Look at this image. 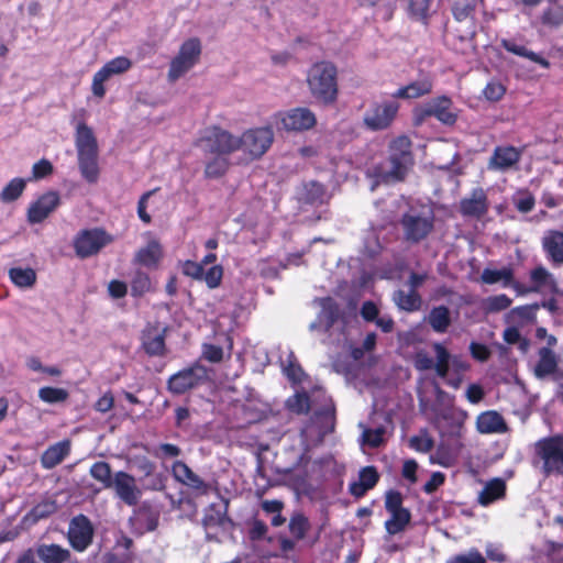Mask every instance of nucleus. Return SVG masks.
Segmentation results:
<instances>
[{
  "label": "nucleus",
  "mask_w": 563,
  "mask_h": 563,
  "mask_svg": "<svg viewBox=\"0 0 563 563\" xmlns=\"http://www.w3.org/2000/svg\"><path fill=\"white\" fill-rule=\"evenodd\" d=\"M481 2L482 0H455L453 5V14L455 19L461 23L464 22L467 27L463 33L457 29V36L461 42L466 43L467 46L472 48L474 47L473 38L476 33L472 14Z\"/></svg>",
  "instance_id": "17"
},
{
  "label": "nucleus",
  "mask_w": 563,
  "mask_h": 563,
  "mask_svg": "<svg viewBox=\"0 0 563 563\" xmlns=\"http://www.w3.org/2000/svg\"><path fill=\"white\" fill-rule=\"evenodd\" d=\"M35 552L42 563H65L70 559L68 549L54 543L40 544Z\"/></svg>",
  "instance_id": "34"
},
{
  "label": "nucleus",
  "mask_w": 563,
  "mask_h": 563,
  "mask_svg": "<svg viewBox=\"0 0 563 563\" xmlns=\"http://www.w3.org/2000/svg\"><path fill=\"white\" fill-rule=\"evenodd\" d=\"M307 85L312 98L323 106L335 103L339 95L338 69L331 62L314 63L308 70Z\"/></svg>",
  "instance_id": "4"
},
{
  "label": "nucleus",
  "mask_w": 563,
  "mask_h": 563,
  "mask_svg": "<svg viewBox=\"0 0 563 563\" xmlns=\"http://www.w3.org/2000/svg\"><path fill=\"white\" fill-rule=\"evenodd\" d=\"M201 54V43L198 38L191 37L185 41L178 54L172 59L168 69V80L175 82L187 71H189L199 60Z\"/></svg>",
  "instance_id": "9"
},
{
  "label": "nucleus",
  "mask_w": 563,
  "mask_h": 563,
  "mask_svg": "<svg viewBox=\"0 0 563 563\" xmlns=\"http://www.w3.org/2000/svg\"><path fill=\"white\" fill-rule=\"evenodd\" d=\"M11 282L21 288L31 287L36 282L35 271L32 268L13 267L9 271Z\"/></svg>",
  "instance_id": "47"
},
{
  "label": "nucleus",
  "mask_w": 563,
  "mask_h": 563,
  "mask_svg": "<svg viewBox=\"0 0 563 563\" xmlns=\"http://www.w3.org/2000/svg\"><path fill=\"white\" fill-rule=\"evenodd\" d=\"M60 203L57 191H47L32 202L27 209V221L31 224L43 222Z\"/></svg>",
  "instance_id": "22"
},
{
  "label": "nucleus",
  "mask_w": 563,
  "mask_h": 563,
  "mask_svg": "<svg viewBox=\"0 0 563 563\" xmlns=\"http://www.w3.org/2000/svg\"><path fill=\"white\" fill-rule=\"evenodd\" d=\"M239 136L220 128L211 126L199 139V145L205 153L228 156L239 151Z\"/></svg>",
  "instance_id": "8"
},
{
  "label": "nucleus",
  "mask_w": 563,
  "mask_h": 563,
  "mask_svg": "<svg viewBox=\"0 0 563 563\" xmlns=\"http://www.w3.org/2000/svg\"><path fill=\"white\" fill-rule=\"evenodd\" d=\"M540 21L548 26H559L563 24V5L551 0L547 9L540 15Z\"/></svg>",
  "instance_id": "50"
},
{
  "label": "nucleus",
  "mask_w": 563,
  "mask_h": 563,
  "mask_svg": "<svg viewBox=\"0 0 563 563\" xmlns=\"http://www.w3.org/2000/svg\"><path fill=\"white\" fill-rule=\"evenodd\" d=\"M433 82L430 76L424 75L408 85L400 87L393 93L394 99H416L429 95L432 91Z\"/></svg>",
  "instance_id": "30"
},
{
  "label": "nucleus",
  "mask_w": 563,
  "mask_h": 563,
  "mask_svg": "<svg viewBox=\"0 0 563 563\" xmlns=\"http://www.w3.org/2000/svg\"><path fill=\"white\" fill-rule=\"evenodd\" d=\"M431 0H409V13L419 21H426L429 16Z\"/></svg>",
  "instance_id": "56"
},
{
  "label": "nucleus",
  "mask_w": 563,
  "mask_h": 563,
  "mask_svg": "<svg viewBox=\"0 0 563 563\" xmlns=\"http://www.w3.org/2000/svg\"><path fill=\"white\" fill-rule=\"evenodd\" d=\"M133 467L142 474V476L151 475L155 470L156 465L146 456H136L132 460Z\"/></svg>",
  "instance_id": "62"
},
{
  "label": "nucleus",
  "mask_w": 563,
  "mask_h": 563,
  "mask_svg": "<svg viewBox=\"0 0 563 563\" xmlns=\"http://www.w3.org/2000/svg\"><path fill=\"white\" fill-rule=\"evenodd\" d=\"M428 323L438 333H444L451 324L450 310L445 306H438L431 309L428 316Z\"/></svg>",
  "instance_id": "40"
},
{
  "label": "nucleus",
  "mask_w": 563,
  "mask_h": 563,
  "mask_svg": "<svg viewBox=\"0 0 563 563\" xmlns=\"http://www.w3.org/2000/svg\"><path fill=\"white\" fill-rule=\"evenodd\" d=\"M501 45L507 52L526 57L537 64H540L544 68H549L550 66V63L545 58L532 51H529L526 46L520 45L512 40H503Z\"/></svg>",
  "instance_id": "41"
},
{
  "label": "nucleus",
  "mask_w": 563,
  "mask_h": 563,
  "mask_svg": "<svg viewBox=\"0 0 563 563\" xmlns=\"http://www.w3.org/2000/svg\"><path fill=\"white\" fill-rule=\"evenodd\" d=\"M274 141V132L269 126L246 130L239 136V151H242L251 159L262 157Z\"/></svg>",
  "instance_id": "10"
},
{
  "label": "nucleus",
  "mask_w": 563,
  "mask_h": 563,
  "mask_svg": "<svg viewBox=\"0 0 563 563\" xmlns=\"http://www.w3.org/2000/svg\"><path fill=\"white\" fill-rule=\"evenodd\" d=\"M385 509L388 512L406 509L402 507V495L397 490H389L385 497Z\"/></svg>",
  "instance_id": "63"
},
{
  "label": "nucleus",
  "mask_w": 563,
  "mask_h": 563,
  "mask_svg": "<svg viewBox=\"0 0 563 563\" xmlns=\"http://www.w3.org/2000/svg\"><path fill=\"white\" fill-rule=\"evenodd\" d=\"M558 367V358L550 347L539 350V362L534 367L536 376L543 378L553 374Z\"/></svg>",
  "instance_id": "37"
},
{
  "label": "nucleus",
  "mask_w": 563,
  "mask_h": 563,
  "mask_svg": "<svg viewBox=\"0 0 563 563\" xmlns=\"http://www.w3.org/2000/svg\"><path fill=\"white\" fill-rule=\"evenodd\" d=\"M476 429L482 434H503L509 428L504 417L496 410H487L476 418Z\"/></svg>",
  "instance_id": "28"
},
{
  "label": "nucleus",
  "mask_w": 563,
  "mask_h": 563,
  "mask_svg": "<svg viewBox=\"0 0 563 563\" xmlns=\"http://www.w3.org/2000/svg\"><path fill=\"white\" fill-rule=\"evenodd\" d=\"M288 527L296 540H302L310 529V522L305 515L298 512L291 516Z\"/></svg>",
  "instance_id": "51"
},
{
  "label": "nucleus",
  "mask_w": 563,
  "mask_h": 563,
  "mask_svg": "<svg viewBox=\"0 0 563 563\" xmlns=\"http://www.w3.org/2000/svg\"><path fill=\"white\" fill-rule=\"evenodd\" d=\"M172 474L178 483L189 487L200 495H207L211 488L210 484L206 483L183 461H175L173 463Z\"/></svg>",
  "instance_id": "25"
},
{
  "label": "nucleus",
  "mask_w": 563,
  "mask_h": 563,
  "mask_svg": "<svg viewBox=\"0 0 563 563\" xmlns=\"http://www.w3.org/2000/svg\"><path fill=\"white\" fill-rule=\"evenodd\" d=\"M488 210L487 194L482 187L474 188L460 201V212L464 217L481 219L487 214Z\"/></svg>",
  "instance_id": "24"
},
{
  "label": "nucleus",
  "mask_w": 563,
  "mask_h": 563,
  "mask_svg": "<svg viewBox=\"0 0 563 563\" xmlns=\"http://www.w3.org/2000/svg\"><path fill=\"white\" fill-rule=\"evenodd\" d=\"M417 119L422 121L427 117H434L440 122L446 125L455 123L457 117L452 110V101L450 98L442 96L434 98L419 108L417 111Z\"/></svg>",
  "instance_id": "18"
},
{
  "label": "nucleus",
  "mask_w": 563,
  "mask_h": 563,
  "mask_svg": "<svg viewBox=\"0 0 563 563\" xmlns=\"http://www.w3.org/2000/svg\"><path fill=\"white\" fill-rule=\"evenodd\" d=\"M379 475L374 466H366L360 471L358 481L373 488L378 482Z\"/></svg>",
  "instance_id": "64"
},
{
  "label": "nucleus",
  "mask_w": 563,
  "mask_h": 563,
  "mask_svg": "<svg viewBox=\"0 0 563 563\" xmlns=\"http://www.w3.org/2000/svg\"><path fill=\"white\" fill-rule=\"evenodd\" d=\"M75 145L81 176L90 184L99 178L98 142L93 131L85 122L76 124Z\"/></svg>",
  "instance_id": "5"
},
{
  "label": "nucleus",
  "mask_w": 563,
  "mask_h": 563,
  "mask_svg": "<svg viewBox=\"0 0 563 563\" xmlns=\"http://www.w3.org/2000/svg\"><path fill=\"white\" fill-rule=\"evenodd\" d=\"M393 301L399 309L405 311H416L421 306V297L413 289H409L408 291L402 289L396 290L393 294Z\"/></svg>",
  "instance_id": "38"
},
{
  "label": "nucleus",
  "mask_w": 563,
  "mask_h": 563,
  "mask_svg": "<svg viewBox=\"0 0 563 563\" xmlns=\"http://www.w3.org/2000/svg\"><path fill=\"white\" fill-rule=\"evenodd\" d=\"M506 92L505 86L496 80L489 81L483 90L484 97L489 101L500 100Z\"/></svg>",
  "instance_id": "60"
},
{
  "label": "nucleus",
  "mask_w": 563,
  "mask_h": 563,
  "mask_svg": "<svg viewBox=\"0 0 563 563\" xmlns=\"http://www.w3.org/2000/svg\"><path fill=\"white\" fill-rule=\"evenodd\" d=\"M57 510L56 503L51 499H45L35 505L27 514L26 518L33 522L47 518Z\"/></svg>",
  "instance_id": "52"
},
{
  "label": "nucleus",
  "mask_w": 563,
  "mask_h": 563,
  "mask_svg": "<svg viewBox=\"0 0 563 563\" xmlns=\"http://www.w3.org/2000/svg\"><path fill=\"white\" fill-rule=\"evenodd\" d=\"M283 129L301 132L312 129L317 123L316 114L308 108L298 107L279 113Z\"/></svg>",
  "instance_id": "20"
},
{
  "label": "nucleus",
  "mask_w": 563,
  "mask_h": 563,
  "mask_svg": "<svg viewBox=\"0 0 563 563\" xmlns=\"http://www.w3.org/2000/svg\"><path fill=\"white\" fill-rule=\"evenodd\" d=\"M542 249L553 265H563V232L549 230L542 238Z\"/></svg>",
  "instance_id": "29"
},
{
  "label": "nucleus",
  "mask_w": 563,
  "mask_h": 563,
  "mask_svg": "<svg viewBox=\"0 0 563 563\" xmlns=\"http://www.w3.org/2000/svg\"><path fill=\"white\" fill-rule=\"evenodd\" d=\"M41 400L47 404L63 402L68 398L67 390L56 387H42L38 390Z\"/></svg>",
  "instance_id": "55"
},
{
  "label": "nucleus",
  "mask_w": 563,
  "mask_h": 563,
  "mask_svg": "<svg viewBox=\"0 0 563 563\" xmlns=\"http://www.w3.org/2000/svg\"><path fill=\"white\" fill-rule=\"evenodd\" d=\"M481 279L487 285L501 283L504 287H507L512 283L514 273L510 267H503L501 269L485 268L481 275Z\"/></svg>",
  "instance_id": "42"
},
{
  "label": "nucleus",
  "mask_w": 563,
  "mask_h": 563,
  "mask_svg": "<svg viewBox=\"0 0 563 563\" xmlns=\"http://www.w3.org/2000/svg\"><path fill=\"white\" fill-rule=\"evenodd\" d=\"M512 300L505 294L489 296L482 301V309L486 314L500 312L508 309Z\"/></svg>",
  "instance_id": "48"
},
{
  "label": "nucleus",
  "mask_w": 563,
  "mask_h": 563,
  "mask_svg": "<svg viewBox=\"0 0 563 563\" xmlns=\"http://www.w3.org/2000/svg\"><path fill=\"white\" fill-rule=\"evenodd\" d=\"M93 533L91 521L85 515H78L69 522L67 538L74 550L82 552L92 543Z\"/></svg>",
  "instance_id": "16"
},
{
  "label": "nucleus",
  "mask_w": 563,
  "mask_h": 563,
  "mask_svg": "<svg viewBox=\"0 0 563 563\" xmlns=\"http://www.w3.org/2000/svg\"><path fill=\"white\" fill-rule=\"evenodd\" d=\"M167 329L159 324H148L141 335L142 347L150 356H164L166 354L165 334Z\"/></svg>",
  "instance_id": "26"
},
{
  "label": "nucleus",
  "mask_w": 563,
  "mask_h": 563,
  "mask_svg": "<svg viewBox=\"0 0 563 563\" xmlns=\"http://www.w3.org/2000/svg\"><path fill=\"white\" fill-rule=\"evenodd\" d=\"M328 199L325 187L314 180L303 184L299 194V200L307 205H323Z\"/></svg>",
  "instance_id": "35"
},
{
  "label": "nucleus",
  "mask_w": 563,
  "mask_h": 563,
  "mask_svg": "<svg viewBox=\"0 0 563 563\" xmlns=\"http://www.w3.org/2000/svg\"><path fill=\"white\" fill-rule=\"evenodd\" d=\"M321 394H324L321 389L316 390L312 397L306 391L296 393L286 400V407L298 415L307 413L310 409L314 411L319 408L316 402L317 398L322 399Z\"/></svg>",
  "instance_id": "31"
},
{
  "label": "nucleus",
  "mask_w": 563,
  "mask_h": 563,
  "mask_svg": "<svg viewBox=\"0 0 563 563\" xmlns=\"http://www.w3.org/2000/svg\"><path fill=\"white\" fill-rule=\"evenodd\" d=\"M26 186V181L23 178L11 179L0 192V200L4 203L15 201L21 197Z\"/></svg>",
  "instance_id": "46"
},
{
  "label": "nucleus",
  "mask_w": 563,
  "mask_h": 563,
  "mask_svg": "<svg viewBox=\"0 0 563 563\" xmlns=\"http://www.w3.org/2000/svg\"><path fill=\"white\" fill-rule=\"evenodd\" d=\"M385 429L383 427L375 429H364L362 433V444L369 448H378L384 442Z\"/></svg>",
  "instance_id": "58"
},
{
  "label": "nucleus",
  "mask_w": 563,
  "mask_h": 563,
  "mask_svg": "<svg viewBox=\"0 0 563 563\" xmlns=\"http://www.w3.org/2000/svg\"><path fill=\"white\" fill-rule=\"evenodd\" d=\"M409 445L417 452L427 453L432 450L434 441L427 430H421L417 435L410 438Z\"/></svg>",
  "instance_id": "54"
},
{
  "label": "nucleus",
  "mask_w": 563,
  "mask_h": 563,
  "mask_svg": "<svg viewBox=\"0 0 563 563\" xmlns=\"http://www.w3.org/2000/svg\"><path fill=\"white\" fill-rule=\"evenodd\" d=\"M530 278L531 282L534 284V286L531 288V290L533 291H538L540 290L541 287L547 286L549 284H554L552 275L543 266H539L531 271Z\"/></svg>",
  "instance_id": "57"
},
{
  "label": "nucleus",
  "mask_w": 563,
  "mask_h": 563,
  "mask_svg": "<svg viewBox=\"0 0 563 563\" xmlns=\"http://www.w3.org/2000/svg\"><path fill=\"white\" fill-rule=\"evenodd\" d=\"M533 464L544 477L563 476V435L545 437L534 443Z\"/></svg>",
  "instance_id": "6"
},
{
  "label": "nucleus",
  "mask_w": 563,
  "mask_h": 563,
  "mask_svg": "<svg viewBox=\"0 0 563 563\" xmlns=\"http://www.w3.org/2000/svg\"><path fill=\"white\" fill-rule=\"evenodd\" d=\"M162 256V250L157 242L153 241L135 254V262L146 267L155 266Z\"/></svg>",
  "instance_id": "43"
},
{
  "label": "nucleus",
  "mask_w": 563,
  "mask_h": 563,
  "mask_svg": "<svg viewBox=\"0 0 563 563\" xmlns=\"http://www.w3.org/2000/svg\"><path fill=\"white\" fill-rule=\"evenodd\" d=\"M503 338L508 344H519V349L523 352L528 349V341L521 338L519 330L515 327L507 328L504 331Z\"/></svg>",
  "instance_id": "61"
},
{
  "label": "nucleus",
  "mask_w": 563,
  "mask_h": 563,
  "mask_svg": "<svg viewBox=\"0 0 563 563\" xmlns=\"http://www.w3.org/2000/svg\"><path fill=\"white\" fill-rule=\"evenodd\" d=\"M446 563H485V558L477 549L451 556Z\"/></svg>",
  "instance_id": "59"
},
{
  "label": "nucleus",
  "mask_w": 563,
  "mask_h": 563,
  "mask_svg": "<svg viewBox=\"0 0 563 563\" xmlns=\"http://www.w3.org/2000/svg\"><path fill=\"white\" fill-rule=\"evenodd\" d=\"M70 452V442L64 440L47 448L41 456V464L51 470L60 464Z\"/></svg>",
  "instance_id": "33"
},
{
  "label": "nucleus",
  "mask_w": 563,
  "mask_h": 563,
  "mask_svg": "<svg viewBox=\"0 0 563 563\" xmlns=\"http://www.w3.org/2000/svg\"><path fill=\"white\" fill-rule=\"evenodd\" d=\"M91 477L102 484L104 488L112 487L113 477L109 463L99 461L91 465L89 471Z\"/></svg>",
  "instance_id": "49"
},
{
  "label": "nucleus",
  "mask_w": 563,
  "mask_h": 563,
  "mask_svg": "<svg viewBox=\"0 0 563 563\" xmlns=\"http://www.w3.org/2000/svg\"><path fill=\"white\" fill-rule=\"evenodd\" d=\"M230 161L228 156L216 154V156L207 162L205 167L206 178H220L229 169Z\"/></svg>",
  "instance_id": "45"
},
{
  "label": "nucleus",
  "mask_w": 563,
  "mask_h": 563,
  "mask_svg": "<svg viewBox=\"0 0 563 563\" xmlns=\"http://www.w3.org/2000/svg\"><path fill=\"white\" fill-rule=\"evenodd\" d=\"M412 165L411 141L407 136H398L389 145L388 159L373 169L375 185L404 180Z\"/></svg>",
  "instance_id": "2"
},
{
  "label": "nucleus",
  "mask_w": 563,
  "mask_h": 563,
  "mask_svg": "<svg viewBox=\"0 0 563 563\" xmlns=\"http://www.w3.org/2000/svg\"><path fill=\"white\" fill-rule=\"evenodd\" d=\"M132 67V62L125 56H118L106 63L92 78L91 90L93 96L103 98L106 88L103 82L114 75H121Z\"/></svg>",
  "instance_id": "15"
},
{
  "label": "nucleus",
  "mask_w": 563,
  "mask_h": 563,
  "mask_svg": "<svg viewBox=\"0 0 563 563\" xmlns=\"http://www.w3.org/2000/svg\"><path fill=\"white\" fill-rule=\"evenodd\" d=\"M229 501L224 500L222 505L211 504L202 518V525L206 529L232 525V520L228 516Z\"/></svg>",
  "instance_id": "32"
},
{
  "label": "nucleus",
  "mask_w": 563,
  "mask_h": 563,
  "mask_svg": "<svg viewBox=\"0 0 563 563\" xmlns=\"http://www.w3.org/2000/svg\"><path fill=\"white\" fill-rule=\"evenodd\" d=\"M320 311L309 330L314 332L322 344L341 346L347 341V320L340 305L331 297L319 298Z\"/></svg>",
  "instance_id": "1"
},
{
  "label": "nucleus",
  "mask_w": 563,
  "mask_h": 563,
  "mask_svg": "<svg viewBox=\"0 0 563 563\" xmlns=\"http://www.w3.org/2000/svg\"><path fill=\"white\" fill-rule=\"evenodd\" d=\"M143 489L151 492H162L166 488L167 476L159 472H153L151 475L141 476Z\"/></svg>",
  "instance_id": "53"
},
{
  "label": "nucleus",
  "mask_w": 563,
  "mask_h": 563,
  "mask_svg": "<svg viewBox=\"0 0 563 563\" xmlns=\"http://www.w3.org/2000/svg\"><path fill=\"white\" fill-rule=\"evenodd\" d=\"M389 515V519L385 521V529L390 536H395L405 531L406 527L410 523L411 514L407 508L390 511Z\"/></svg>",
  "instance_id": "39"
},
{
  "label": "nucleus",
  "mask_w": 563,
  "mask_h": 563,
  "mask_svg": "<svg viewBox=\"0 0 563 563\" xmlns=\"http://www.w3.org/2000/svg\"><path fill=\"white\" fill-rule=\"evenodd\" d=\"M111 241V236L101 229L81 230L74 240L75 253L80 258H87L96 255Z\"/></svg>",
  "instance_id": "14"
},
{
  "label": "nucleus",
  "mask_w": 563,
  "mask_h": 563,
  "mask_svg": "<svg viewBox=\"0 0 563 563\" xmlns=\"http://www.w3.org/2000/svg\"><path fill=\"white\" fill-rule=\"evenodd\" d=\"M399 103L395 100L374 102L364 115V124L372 131L385 130L395 120Z\"/></svg>",
  "instance_id": "13"
},
{
  "label": "nucleus",
  "mask_w": 563,
  "mask_h": 563,
  "mask_svg": "<svg viewBox=\"0 0 563 563\" xmlns=\"http://www.w3.org/2000/svg\"><path fill=\"white\" fill-rule=\"evenodd\" d=\"M181 272L196 280H203L211 289L221 284L223 276V269L220 265H213L206 271L202 264L189 260L181 264Z\"/></svg>",
  "instance_id": "21"
},
{
  "label": "nucleus",
  "mask_w": 563,
  "mask_h": 563,
  "mask_svg": "<svg viewBox=\"0 0 563 563\" xmlns=\"http://www.w3.org/2000/svg\"><path fill=\"white\" fill-rule=\"evenodd\" d=\"M131 296L143 297L153 290L152 280L145 272L135 271L130 282Z\"/></svg>",
  "instance_id": "44"
},
{
  "label": "nucleus",
  "mask_w": 563,
  "mask_h": 563,
  "mask_svg": "<svg viewBox=\"0 0 563 563\" xmlns=\"http://www.w3.org/2000/svg\"><path fill=\"white\" fill-rule=\"evenodd\" d=\"M435 354V362L424 350H418L413 355V365L420 372L434 369L441 378H446L450 369L451 354L445 346L439 342L432 344Z\"/></svg>",
  "instance_id": "12"
},
{
  "label": "nucleus",
  "mask_w": 563,
  "mask_h": 563,
  "mask_svg": "<svg viewBox=\"0 0 563 563\" xmlns=\"http://www.w3.org/2000/svg\"><path fill=\"white\" fill-rule=\"evenodd\" d=\"M159 521V511L148 501L142 503L130 518V523L134 532L144 534L154 531Z\"/></svg>",
  "instance_id": "23"
},
{
  "label": "nucleus",
  "mask_w": 563,
  "mask_h": 563,
  "mask_svg": "<svg viewBox=\"0 0 563 563\" xmlns=\"http://www.w3.org/2000/svg\"><path fill=\"white\" fill-rule=\"evenodd\" d=\"M506 494V483L504 479L496 477L488 481L478 494V503L482 506H488L492 503L504 498Z\"/></svg>",
  "instance_id": "36"
},
{
  "label": "nucleus",
  "mask_w": 563,
  "mask_h": 563,
  "mask_svg": "<svg viewBox=\"0 0 563 563\" xmlns=\"http://www.w3.org/2000/svg\"><path fill=\"white\" fill-rule=\"evenodd\" d=\"M521 158V151L515 146H497L488 161V169L505 172Z\"/></svg>",
  "instance_id": "27"
},
{
  "label": "nucleus",
  "mask_w": 563,
  "mask_h": 563,
  "mask_svg": "<svg viewBox=\"0 0 563 563\" xmlns=\"http://www.w3.org/2000/svg\"><path fill=\"white\" fill-rule=\"evenodd\" d=\"M322 404L314 409L312 416L300 431V442L305 452L320 445L327 434L333 432L335 410L330 398L321 394Z\"/></svg>",
  "instance_id": "3"
},
{
  "label": "nucleus",
  "mask_w": 563,
  "mask_h": 563,
  "mask_svg": "<svg viewBox=\"0 0 563 563\" xmlns=\"http://www.w3.org/2000/svg\"><path fill=\"white\" fill-rule=\"evenodd\" d=\"M400 227L404 240L417 244L429 236L434 229V213L426 206H410L401 216Z\"/></svg>",
  "instance_id": "7"
},
{
  "label": "nucleus",
  "mask_w": 563,
  "mask_h": 563,
  "mask_svg": "<svg viewBox=\"0 0 563 563\" xmlns=\"http://www.w3.org/2000/svg\"><path fill=\"white\" fill-rule=\"evenodd\" d=\"M208 379V371L200 363L184 368L172 375L167 382V388L172 394L183 395L196 388Z\"/></svg>",
  "instance_id": "11"
},
{
  "label": "nucleus",
  "mask_w": 563,
  "mask_h": 563,
  "mask_svg": "<svg viewBox=\"0 0 563 563\" xmlns=\"http://www.w3.org/2000/svg\"><path fill=\"white\" fill-rule=\"evenodd\" d=\"M115 496L128 506H136L142 496L141 488L137 487L134 476L119 471L113 475L112 487Z\"/></svg>",
  "instance_id": "19"
}]
</instances>
